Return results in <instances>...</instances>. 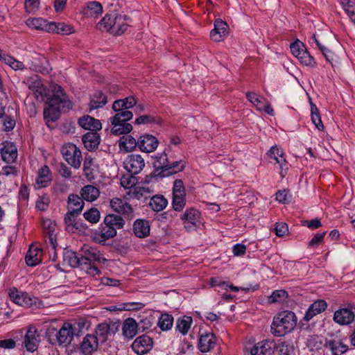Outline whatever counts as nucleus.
<instances>
[{"mask_svg": "<svg viewBox=\"0 0 355 355\" xmlns=\"http://www.w3.org/2000/svg\"><path fill=\"white\" fill-rule=\"evenodd\" d=\"M52 88L53 94L48 98L44 109V118L47 123L56 121L61 112H66L72 107L61 86L55 84Z\"/></svg>", "mask_w": 355, "mask_h": 355, "instance_id": "nucleus-1", "label": "nucleus"}, {"mask_svg": "<svg viewBox=\"0 0 355 355\" xmlns=\"http://www.w3.org/2000/svg\"><path fill=\"white\" fill-rule=\"evenodd\" d=\"M297 324V317L293 311H284L273 318L271 324V333L273 336L280 337L292 331Z\"/></svg>", "mask_w": 355, "mask_h": 355, "instance_id": "nucleus-2", "label": "nucleus"}, {"mask_svg": "<svg viewBox=\"0 0 355 355\" xmlns=\"http://www.w3.org/2000/svg\"><path fill=\"white\" fill-rule=\"evenodd\" d=\"M63 261L71 268H80L87 274L95 276L97 270L95 268H91L85 259L82 256L79 257L77 253L71 250L65 249L63 252Z\"/></svg>", "mask_w": 355, "mask_h": 355, "instance_id": "nucleus-3", "label": "nucleus"}, {"mask_svg": "<svg viewBox=\"0 0 355 355\" xmlns=\"http://www.w3.org/2000/svg\"><path fill=\"white\" fill-rule=\"evenodd\" d=\"M49 334H53L55 335V343H58L59 345L67 346L69 345L76 336L73 334L72 326L70 322H64L59 331H57L54 327H50L48 329ZM53 344L54 342L52 343Z\"/></svg>", "mask_w": 355, "mask_h": 355, "instance_id": "nucleus-4", "label": "nucleus"}, {"mask_svg": "<svg viewBox=\"0 0 355 355\" xmlns=\"http://www.w3.org/2000/svg\"><path fill=\"white\" fill-rule=\"evenodd\" d=\"M61 153L65 161L74 168H79L82 162L80 150L73 144L67 143L62 147Z\"/></svg>", "mask_w": 355, "mask_h": 355, "instance_id": "nucleus-5", "label": "nucleus"}, {"mask_svg": "<svg viewBox=\"0 0 355 355\" xmlns=\"http://www.w3.org/2000/svg\"><path fill=\"white\" fill-rule=\"evenodd\" d=\"M81 252L83 259H87L88 265L91 268L96 269L97 272L95 273V275H99L101 270L95 265V262L104 263L107 261V259L103 257V254L96 248L88 245H84L82 247Z\"/></svg>", "mask_w": 355, "mask_h": 355, "instance_id": "nucleus-6", "label": "nucleus"}, {"mask_svg": "<svg viewBox=\"0 0 355 355\" xmlns=\"http://www.w3.org/2000/svg\"><path fill=\"white\" fill-rule=\"evenodd\" d=\"M110 207L114 211L123 216L128 220H132L135 216L134 209L125 199L113 198L110 200Z\"/></svg>", "mask_w": 355, "mask_h": 355, "instance_id": "nucleus-7", "label": "nucleus"}, {"mask_svg": "<svg viewBox=\"0 0 355 355\" xmlns=\"http://www.w3.org/2000/svg\"><path fill=\"white\" fill-rule=\"evenodd\" d=\"M124 168L132 175L139 174L145 166L144 159L139 154L128 155L123 161Z\"/></svg>", "mask_w": 355, "mask_h": 355, "instance_id": "nucleus-8", "label": "nucleus"}, {"mask_svg": "<svg viewBox=\"0 0 355 355\" xmlns=\"http://www.w3.org/2000/svg\"><path fill=\"white\" fill-rule=\"evenodd\" d=\"M334 321L340 325H348L355 322V306L351 305L336 311Z\"/></svg>", "mask_w": 355, "mask_h": 355, "instance_id": "nucleus-9", "label": "nucleus"}, {"mask_svg": "<svg viewBox=\"0 0 355 355\" xmlns=\"http://www.w3.org/2000/svg\"><path fill=\"white\" fill-rule=\"evenodd\" d=\"M42 230L46 243L55 251L57 247L55 223L50 219L43 220Z\"/></svg>", "mask_w": 355, "mask_h": 355, "instance_id": "nucleus-10", "label": "nucleus"}, {"mask_svg": "<svg viewBox=\"0 0 355 355\" xmlns=\"http://www.w3.org/2000/svg\"><path fill=\"white\" fill-rule=\"evenodd\" d=\"M40 343V336L37 328L33 326H29L25 334L23 346L29 352H35Z\"/></svg>", "mask_w": 355, "mask_h": 355, "instance_id": "nucleus-11", "label": "nucleus"}, {"mask_svg": "<svg viewBox=\"0 0 355 355\" xmlns=\"http://www.w3.org/2000/svg\"><path fill=\"white\" fill-rule=\"evenodd\" d=\"M8 295L11 301L20 306L30 307L36 304L37 298L31 297L27 293L19 291L15 287L9 289Z\"/></svg>", "mask_w": 355, "mask_h": 355, "instance_id": "nucleus-12", "label": "nucleus"}, {"mask_svg": "<svg viewBox=\"0 0 355 355\" xmlns=\"http://www.w3.org/2000/svg\"><path fill=\"white\" fill-rule=\"evenodd\" d=\"M200 212L194 208H188L185 210L183 214L181 215L180 219L182 220L184 228L187 231L191 229H195L200 224Z\"/></svg>", "mask_w": 355, "mask_h": 355, "instance_id": "nucleus-13", "label": "nucleus"}, {"mask_svg": "<svg viewBox=\"0 0 355 355\" xmlns=\"http://www.w3.org/2000/svg\"><path fill=\"white\" fill-rule=\"evenodd\" d=\"M119 325L116 323L111 324L103 322L98 324L95 329L94 335L97 336L98 343H104L108 340L109 336L114 335L118 330Z\"/></svg>", "mask_w": 355, "mask_h": 355, "instance_id": "nucleus-14", "label": "nucleus"}, {"mask_svg": "<svg viewBox=\"0 0 355 355\" xmlns=\"http://www.w3.org/2000/svg\"><path fill=\"white\" fill-rule=\"evenodd\" d=\"M28 64L30 69L43 74H48L51 71L48 60L40 54L32 57Z\"/></svg>", "mask_w": 355, "mask_h": 355, "instance_id": "nucleus-15", "label": "nucleus"}, {"mask_svg": "<svg viewBox=\"0 0 355 355\" xmlns=\"http://www.w3.org/2000/svg\"><path fill=\"white\" fill-rule=\"evenodd\" d=\"M132 350L139 355L148 352L153 347V339L146 335L137 337L132 344Z\"/></svg>", "mask_w": 355, "mask_h": 355, "instance_id": "nucleus-16", "label": "nucleus"}, {"mask_svg": "<svg viewBox=\"0 0 355 355\" xmlns=\"http://www.w3.org/2000/svg\"><path fill=\"white\" fill-rule=\"evenodd\" d=\"M98 340L94 334H87L80 344V350L83 355H92L98 348Z\"/></svg>", "mask_w": 355, "mask_h": 355, "instance_id": "nucleus-17", "label": "nucleus"}, {"mask_svg": "<svg viewBox=\"0 0 355 355\" xmlns=\"http://www.w3.org/2000/svg\"><path fill=\"white\" fill-rule=\"evenodd\" d=\"M157 139L149 134H144L139 137V149L144 153H152L158 146Z\"/></svg>", "mask_w": 355, "mask_h": 355, "instance_id": "nucleus-18", "label": "nucleus"}, {"mask_svg": "<svg viewBox=\"0 0 355 355\" xmlns=\"http://www.w3.org/2000/svg\"><path fill=\"white\" fill-rule=\"evenodd\" d=\"M80 213L68 210L64 216V221L66 228L68 231L83 230L87 228V225L82 222L77 220V217Z\"/></svg>", "mask_w": 355, "mask_h": 355, "instance_id": "nucleus-19", "label": "nucleus"}, {"mask_svg": "<svg viewBox=\"0 0 355 355\" xmlns=\"http://www.w3.org/2000/svg\"><path fill=\"white\" fill-rule=\"evenodd\" d=\"M0 150L3 161L7 163L14 162L17 157V150L15 145L10 141L0 144Z\"/></svg>", "mask_w": 355, "mask_h": 355, "instance_id": "nucleus-20", "label": "nucleus"}, {"mask_svg": "<svg viewBox=\"0 0 355 355\" xmlns=\"http://www.w3.org/2000/svg\"><path fill=\"white\" fill-rule=\"evenodd\" d=\"M268 155L270 159H274L276 163L279 164L281 168V175L284 176L288 170V164L283 150L277 146H274L270 148Z\"/></svg>", "mask_w": 355, "mask_h": 355, "instance_id": "nucleus-21", "label": "nucleus"}, {"mask_svg": "<svg viewBox=\"0 0 355 355\" xmlns=\"http://www.w3.org/2000/svg\"><path fill=\"white\" fill-rule=\"evenodd\" d=\"M185 166V161L182 159L175 160L173 157H171L169 163H168L165 170L158 172V175L161 177H168L182 171Z\"/></svg>", "mask_w": 355, "mask_h": 355, "instance_id": "nucleus-22", "label": "nucleus"}, {"mask_svg": "<svg viewBox=\"0 0 355 355\" xmlns=\"http://www.w3.org/2000/svg\"><path fill=\"white\" fill-rule=\"evenodd\" d=\"M228 25L220 19L214 21V28L210 32V37L214 42H220L227 35Z\"/></svg>", "mask_w": 355, "mask_h": 355, "instance_id": "nucleus-23", "label": "nucleus"}, {"mask_svg": "<svg viewBox=\"0 0 355 355\" xmlns=\"http://www.w3.org/2000/svg\"><path fill=\"white\" fill-rule=\"evenodd\" d=\"M52 181L51 172L46 165L40 168L35 180V187L37 189L48 187Z\"/></svg>", "mask_w": 355, "mask_h": 355, "instance_id": "nucleus-24", "label": "nucleus"}, {"mask_svg": "<svg viewBox=\"0 0 355 355\" xmlns=\"http://www.w3.org/2000/svg\"><path fill=\"white\" fill-rule=\"evenodd\" d=\"M134 234L140 239L146 238L150 235V227L148 220L137 219L132 225Z\"/></svg>", "mask_w": 355, "mask_h": 355, "instance_id": "nucleus-25", "label": "nucleus"}, {"mask_svg": "<svg viewBox=\"0 0 355 355\" xmlns=\"http://www.w3.org/2000/svg\"><path fill=\"white\" fill-rule=\"evenodd\" d=\"M327 307V304L324 300H318L312 303L309 309H307L303 319L304 320L309 322L315 315L321 313Z\"/></svg>", "mask_w": 355, "mask_h": 355, "instance_id": "nucleus-26", "label": "nucleus"}, {"mask_svg": "<svg viewBox=\"0 0 355 355\" xmlns=\"http://www.w3.org/2000/svg\"><path fill=\"white\" fill-rule=\"evenodd\" d=\"M216 337L213 333L205 332L199 338L198 349L202 352H207L214 347Z\"/></svg>", "mask_w": 355, "mask_h": 355, "instance_id": "nucleus-27", "label": "nucleus"}, {"mask_svg": "<svg viewBox=\"0 0 355 355\" xmlns=\"http://www.w3.org/2000/svg\"><path fill=\"white\" fill-rule=\"evenodd\" d=\"M97 131L98 130L88 132L82 137V141L85 147L89 151L97 148L100 144L101 139Z\"/></svg>", "mask_w": 355, "mask_h": 355, "instance_id": "nucleus-28", "label": "nucleus"}, {"mask_svg": "<svg viewBox=\"0 0 355 355\" xmlns=\"http://www.w3.org/2000/svg\"><path fill=\"white\" fill-rule=\"evenodd\" d=\"M78 125L88 130L89 132L94 130H99L102 128V125L98 119H96L89 115H85L80 117L78 121Z\"/></svg>", "mask_w": 355, "mask_h": 355, "instance_id": "nucleus-29", "label": "nucleus"}, {"mask_svg": "<svg viewBox=\"0 0 355 355\" xmlns=\"http://www.w3.org/2000/svg\"><path fill=\"white\" fill-rule=\"evenodd\" d=\"M128 19H129V18L126 15L119 14L116 23L113 26H108L109 31L107 32L114 35H122L128 29Z\"/></svg>", "mask_w": 355, "mask_h": 355, "instance_id": "nucleus-30", "label": "nucleus"}, {"mask_svg": "<svg viewBox=\"0 0 355 355\" xmlns=\"http://www.w3.org/2000/svg\"><path fill=\"white\" fill-rule=\"evenodd\" d=\"M324 345L331 352L332 355H341L349 349L348 345L342 339L327 340Z\"/></svg>", "mask_w": 355, "mask_h": 355, "instance_id": "nucleus-31", "label": "nucleus"}, {"mask_svg": "<svg viewBox=\"0 0 355 355\" xmlns=\"http://www.w3.org/2000/svg\"><path fill=\"white\" fill-rule=\"evenodd\" d=\"M119 146L121 150L132 151L137 147L139 148V139L137 140L132 135L126 134L120 138Z\"/></svg>", "mask_w": 355, "mask_h": 355, "instance_id": "nucleus-32", "label": "nucleus"}, {"mask_svg": "<svg viewBox=\"0 0 355 355\" xmlns=\"http://www.w3.org/2000/svg\"><path fill=\"white\" fill-rule=\"evenodd\" d=\"M138 325L136 320L132 318L125 319L122 325V332L124 337L132 339L137 334Z\"/></svg>", "mask_w": 355, "mask_h": 355, "instance_id": "nucleus-33", "label": "nucleus"}, {"mask_svg": "<svg viewBox=\"0 0 355 355\" xmlns=\"http://www.w3.org/2000/svg\"><path fill=\"white\" fill-rule=\"evenodd\" d=\"M26 24L31 28L47 33H50L51 27H53L51 22L42 18H29L26 20Z\"/></svg>", "mask_w": 355, "mask_h": 355, "instance_id": "nucleus-34", "label": "nucleus"}, {"mask_svg": "<svg viewBox=\"0 0 355 355\" xmlns=\"http://www.w3.org/2000/svg\"><path fill=\"white\" fill-rule=\"evenodd\" d=\"M42 257V250L31 245L26 255V263L29 266H35L41 262Z\"/></svg>", "mask_w": 355, "mask_h": 355, "instance_id": "nucleus-35", "label": "nucleus"}, {"mask_svg": "<svg viewBox=\"0 0 355 355\" xmlns=\"http://www.w3.org/2000/svg\"><path fill=\"white\" fill-rule=\"evenodd\" d=\"M274 341L263 340L257 343L251 349V355H267L270 353Z\"/></svg>", "mask_w": 355, "mask_h": 355, "instance_id": "nucleus-36", "label": "nucleus"}, {"mask_svg": "<svg viewBox=\"0 0 355 355\" xmlns=\"http://www.w3.org/2000/svg\"><path fill=\"white\" fill-rule=\"evenodd\" d=\"M85 205L83 198L77 194L71 193L68 196L67 209L69 211L81 213Z\"/></svg>", "mask_w": 355, "mask_h": 355, "instance_id": "nucleus-37", "label": "nucleus"}, {"mask_svg": "<svg viewBox=\"0 0 355 355\" xmlns=\"http://www.w3.org/2000/svg\"><path fill=\"white\" fill-rule=\"evenodd\" d=\"M128 195L131 198L145 202L150 198L151 191L147 187H135L128 192Z\"/></svg>", "mask_w": 355, "mask_h": 355, "instance_id": "nucleus-38", "label": "nucleus"}, {"mask_svg": "<svg viewBox=\"0 0 355 355\" xmlns=\"http://www.w3.org/2000/svg\"><path fill=\"white\" fill-rule=\"evenodd\" d=\"M137 103V101L135 96H130L123 99L116 100L112 105V109L114 111L128 110L135 107Z\"/></svg>", "mask_w": 355, "mask_h": 355, "instance_id": "nucleus-39", "label": "nucleus"}, {"mask_svg": "<svg viewBox=\"0 0 355 355\" xmlns=\"http://www.w3.org/2000/svg\"><path fill=\"white\" fill-rule=\"evenodd\" d=\"M80 194L83 200L87 202H93L99 196L100 191L97 187L88 184L81 189Z\"/></svg>", "mask_w": 355, "mask_h": 355, "instance_id": "nucleus-40", "label": "nucleus"}, {"mask_svg": "<svg viewBox=\"0 0 355 355\" xmlns=\"http://www.w3.org/2000/svg\"><path fill=\"white\" fill-rule=\"evenodd\" d=\"M148 205L154 211L159 212L167 207L168 200L162 195L156 194L150 198Z\"/></svg>", "mask_w": 355, "mask_h": 355, "instance_id": "nucleus-41", "label": "nucleus"}, {"mask_svg": "<svg viewBox=\"0 0 355 355\" xmlns=\"http://www.w3.org/2000/svg\"><path fill=\"white\" fill-rule=\"evenodd\" d=\"M116 235V230L109 224L103 223L99 230L96 233V239H99L100 241H103L107 239H111Z\"/></svg>", "mask_w": 355, "mask_h": 355, "instance_id": "nucleus-42", "label": "nucleus"}, {"mask_svg": "<svg viewBox=\"0 0 355 355\" xmlns=\"http://www.w3.org/2000/svg\"><path fill=\"white\" fill-rule=\"evenodd\" d=\"M119 14L110 13L106 14L104 17L97 24L96 28L101 31L107 32L108 26H113L116 21Z\"/></svg>", "mask_w": 355, "mask_h": 355, "instance_id": "nucleus-43", "label": "nucleus"}, {"mask_svg": "<svg viewBox=\"0 0 355 355\" xmlns=\"http://www.w3.org/2000/svg\"><path fill=\"white\" fill-rule=\"evenodd\" d=\"M112 128V134L114 135H126L131 132L132 125L129 123L110 122Z\"/></svg>", "mask_w": 355, "mask_h": 355, "instance_id": "nucleus-44", "label": "nucleus"}, {"mask_svg": "<svg viewBox=\"0 0 355 355\" xmlns=\"http://www.w3.org/2000/svg\"><path fill=\"white\" fill-rule=\"evenodd\" d=\"M107 102V96L101 91H96L90 101L91 109H97L103 107Z\"/></svg>", "mask_w": 355, "mask_h": 355, "instance_id": "nucleus-45", "label": "nucleus"}, {"mask_svg": "<svg viewBox=\"0 0 355 355\" xmlns=\"http://www.w3.org/2000/svg\"><path fill=\"white\" fill-rule=\"evenodd\" d=\"M192 318L190 316L184 315L177 320L175 329L183 335H186L192 324Z\"/></svg>", "mask_w": 355, "mask_h": 355, "instance_id": "nucleus-46", "label": "nucleus"}, {"mask_svg": "<svg viewBox=\"0 0 355 355\" xmlns=\"http://www.w3.org/2000/svg\"><path fill=\"white\" fill-rule=\"evenodd\" d=\"M103 12L102 5L98 1H89L85 10V14L91 17H97Z\"/></svg>", "mask_w": 355, "mask_h": 355, "instance_id": "nucleus-47", "label": "nucleus"}, {"mask_svg": "<svg viewBox=\"0 0 355 355\" xmlns=\"http://www.w3.org/2000/svg\"><path fill=\"white\" fill-rule=\"evenodd\" d=\"M51 25H52L53 27H51L50 33H55L62 35H69L74 31L72 26L63 22H51Z\"/></svg>", "mask_w": 355, "mask_h": 355, "instance_id": "nucleus-48", "label": "nucleus"}, {"mask_svg": "<svg viewBox=\"0 0 355 355\" xmlns=\"http://www.w3.org/2000/svg\"><path fill=\"white\" fill-rule=\"evenodd\" d=\"M104 222L112 226L116 230L122 229L125 225V220L120 215L109 214L104 218Z\"/></svg>", "mask_w": 355, "mask_h": 355, "instance_id": "nucleus-49", "label": "nucleus"}, {"mask_svg": "<svg viewBox=\"0 0 355 355\" xmlns=\"http://www.w3.org/2000/svg\"><path fill=\"white\" fill-rule=\"evenodd\" d=\"M246 97L248 100L252 103L258 110L262 111L263 105L266 103L267 99L262 96L258 95L254 92H247Z\"/></svg>", "mask_w": 355, "mask_h": 355, "instance_id": "nucleus-50", "label": "nucleus"}, {"mask_svg": "<svg viewBox=\"0 0 355 355\" xmlns=\"http://www.w3.org/2000/svg\"><path fill=\"white\" fill-rule=\"evenodd\" d=\"M171 157H168L165 152H163L156 156V160L155 161L153 165L157 175L158 172L165 170L168 163H169V159Z\"/></svg>", "mask_w": 355, "mask_h": 355, "instance_id": "nucleus-51", "label": "nucleus"}, {"mask_svg": "<svg viewBox=\"0 0 355 355\" xmlns=\"http://www.w3.org/2000/svg\"><path fill=\"white\" fill-rule=\"evenodd\" d=\"M114 112L116 113L110 119V122L128 123L133 117L132 112L129 110H121Z\"/></svg>", "mask_w": 355, "mask_h": 355, "instance_id": "nucleus-52", "label": "nucleus"}, {"mask_svg": "<svg viewBox=\"0 0 355 355\" xmlns=\"http://www.w3.org/2000/svg\"><path fill=\"white\" fill-rule=\"evenodd\" d=\"M306 345L310 351H318L323 345L322 338L318 335L309 336L307 338Z\"/></svg>", "mask_w": 355, "mask_h": 355, "instance_id": "nucleus-53", "label": "nucleus"}, {"mask_svg": "<svg viewBox=\"0 0 355 355\" xmlns=\"http://www.w3.org/2000/svg\"><path fill=\"white\" fill-rule=\"evenodd\" d=\"M173 324V317L168 313H162L159 317L157 326L162 331H167L171 329Z\"/></svg>", "mask_w": 355, "mask_h": 355, "instance_id": "nucleus-54", "label": "nucleus"}, {"mask_svg": "<svg viewBox=\"0 0 355 355\" xmlns=\"http://www.w3.org/2000/svg\"><path fill=\"white\" fill-rule=\"evenodd\" d=\"M278 355H293L295 348L292 343L288 342H279L276 345Z\"/></svg>", "mask_w": 355, "mask_h": 355, "instance_id": "nucleus-55", "label": "nucleus"}, {"mask_svg": "<svg viewBox=\"0 0 355 355\" xmlns=\"http://www.w3.org/2000/svg\"><path fill=\"white\" fill-rule=\"evenodd\" d=\"M340 2L351 21L355 24V2L352 0H340Z\"/></svg>", "mask_w": 355, "mask_h": 355, "instance_id": "nucleus-56", "label": "nucleus"}, {"mask_svg": "<svg viewBox=\"0 0 355 355\" xmlns=\"http://www.w3.org/2000/svg\"><path fill=\"white\" fill-rule=\"evenodd\" d=\"M145 306V304L139 302H125L115 306L114 309L119 311H139Z\"/></svg>", "mask_w": 355, "mask_h": 355, "instance_id": "nucleus-57", "label": "nucleus"}, {"mask_svg": "<svg viewBox=\"0 0 355 355\" xmlns=\"http://www.w3.org/2000/svg\"><path fill=\"white\" fill-rule=\"evenodd\" d=\"M311 120L312 122L315 124V127L318 130H322L324 128V125L322 124L320 114L318 112V110L316 105L311 102Z\"/></svg>", "mask_w": 355, "mask_h": 355, "instance_id": "nucleus-58", "label": "nucleus"}, {"mask_svg": "<svg viewBox=\"0 0 355 355\" xmlns=\"http://www.w3.org/2000/svg\"><path fill=\"white\" fill-rule=\"evenodd\" d=\"M83 216L88 222L91 223H97L100 220L101 214L98 209L92 207L86 211L83 214Z\"/></svg>", "mask_w": 355, "mask_h": 355, "instance_id": "nucleus-59", "label": "nucleus"}, {"mask_svg": "<svg viewBox=\"0 0 355 355\" xmlns=\"http://www.w3.org/2000/svg\"><path fill=\"white\" fill-rule=\"evenodd\" d=\"M297 58L299 60V61L306 65V66H311L313 67L316 64L315 61L313 56L305 49L302 51V53L297 55Z\"/></svg>", "mask_w": 355, "mask_h": 355, "instance_id": "nucleus-60", "label": "nucleus"}, {"mask_svg": "<svg viewBox=\"0 0 355 355\" xmlns=\"http://www.w3.org/2000/svg\"><path fill=\"white\" fill-rule=\"evenodd\" d=\"M172 207L175 211H182L186 205V196H173Z\"/></svg>", "mask_w": 355, "mask_h": 355, "instance_id": "nucleus-61", "label": "nucleus"}, {"mask_svg": "<svg viewBox=\"0 0 355 355\" xmlns=\"http://www.w3.org/2000/svg\"><path fill=\"white\" fill-rule=\"evenodd\" d=\"M288 297V293L284 290H276L269 297L268 301L271 303L283 302Z\"/></svg>", "mask_w": 355, "mask_h": 355, "instance_id": "nucleus-62", "label": "nucleus"}, {"mask_svg": "<svg viewBox=\"0 0 355 355\" xmlns=\"http://www.w3.org/2000/svg\"><path fill=\"white\" fill-rule=\"evenodd\" d=\"M1 123L3 130L6 132H9L13 130L16 125V122L14 118L9 115H5L1 119Z\"/></svg>", "mask_w": 355, "mask_h": 355, "instance_id": "nucleus-63", "label": "nucleus"}, {"mask_svg": "<svg viewBox=\"0 0 355 355\" xmlns=\"http://www.w3.org/2000/svg\"><path fill=\"white\" fill-rule=\"evenodd\" d=\"M172 194L173 196H186L185 187L182 180L178 179L174 181Z\"/></svg>", "mask_w": 355, "mask_h": 355, "instance_id": "nucleus-64", "label": "nucleus"}]
</instances>
